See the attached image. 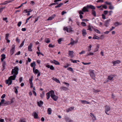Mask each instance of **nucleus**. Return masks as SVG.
<instances>
[{
    "mask_svg": "<svg viewBox=\"0 0 122 122\" xmlns=\"http://www.w3.org/2000/svg\"><path fill=\"white\" fill-rule=\"evenodd\" d=\"M87 30H89L90 31H91L92 30L91 29V27L90 26H89Z\"/></svg>",
    "mask_w": 122,
    "mask_h": 122,
    "instance_id": "obj_61",
    "label": "nucleus"
},
{
    "mask_svg": "<svg viewBox=\"0 0 122 122\" xmlns=\"http://www.w3.org/2000/svg\"><path fill=\"white\" fill-rule=\"evenodd\" d=\"M108 8L110 9L113 10L114 9V7L113 6L111 5L109 6Z\"/></svg>",
    "mask_w": 122,
    "mask_h": 122,
    "instance_id": "obj_37",
    "label": "nucleus"
},
{
    "mask_svg": "<svg viewBox=\"0 0 122 122\" xmlns=\"http://www.w3.org/2000/svg\"><path fill=\"white\" fill-rule=\"evenodd\" d=\"M94 55V53L92 52H90L89 53H87V56H90V55Z\"/></svg>",
    "mask_w": 122,
    "mask_h": 122,
    "instance_id": "obj_45",
    "label": "nucleus"
},
{
    "mask_svg": "<svg viewBox=\"0 0 122 122\" xmlns=\"http://www.w3.org/2000/svg\"><path fill=\"white\" fill-rule=\"evenodd\" d=\"M92 14L94 16H96V12L94 10H92Z\"/></svg>",
    "mask_w": 122,
    "mask_h": 122,
    "instance_id": "obj_24",
    "label": "nucleus"
},
{
    "mask_svg": "<svg viewBox=\"0 0 122 122\" xmlns=\"http://www.w3.org/2000/svg\"><path fill=\"white\" fill-rule=\"evenodd\" d=\"M82 32L83 36H85L86 34V30L84 29H83L82 30Z\"/></svg>",
    "mask_w": 122,
    "mask_h": 122,
    "instance_id": "obj_22",
    "label": "nucleus"
},
{
    "mask_svg": "<svg viewBox=\"0 0 122 122\" xmlns=\"http://www.w3.org/2000/svg\"><path fill=\"white\" fill-rule=\"evenodd\" d=\"M73 51H69V55L72 58L73 57Z\"/></svg>",
    "mask_w": 122,
    "mask_h": 122,
    "instance_id": "obj_14",
    "label": "nucleus"
},
{
    "mask_svg": "<svg viewBox=\"0 0 122 122\" xmlns=\"http://www.w3.org/2000/svg\"><path fill=\"white\" fill-rule=\"evenodd\" d=\"M16 77V75L13 74V76H11L9 77L8 80L5 81V82L6 84H8V86L12 84V80H14Z\"/></svg>",
    "mask_w": 122,
    "mask_h": 122,
    "instance_id": "obj_1",
    "label": "nucleus"
},
{
    "mask_svg": "<svg viewBox=\"0 0 122 122\" xmlns=\"http://www.w3.org/2000/svg\"><path fill=\"white\" fill-rule=\"evenodd\" d=\"M9 34L8 33L6 34V36L5 38V39H8V38L9 36Z\"/></svg>",
    "mask_w": 122,
    "mask_h": 122,
    "instance_id": "obj_49",
    "label": "nucleus"
},
{
    "mask_svg": "<svg viewBox=\"0 0 122 122\" xmlns=\"http://www.w3.org/2000/svg\"><path fill=\"white\" fill-rule=\"evenodd\" d=\"M5 8V7H2L0 9V12L1 13L3 11V9Z\"/></svg>",
    "mask_w": 122,
    "mask_h": 122,
    "instance_id": "obj_55",
    "label": "nucleus"
},
{
    "mask_svg": "<svg viewBox=\"0 0 122 122\" xmlns=\"http://www.w3.org/2000/svg\"><path fill=\"white\" fill-rule=\"evenodd\" d=\"M36 65L35 62L34 61L33 63H31V66L33 68V70L35 69V66Z\"/></svg>",
    "mask_w": 122,
    "mask_h": 122,
    "instance_id": "obj_15",
    "label": "nucleus"
},
{
    "mask_svg": "<svg viewBox=\"0 0 122 122\" xmlns=\"http://www.w3.org/2000/svg\"><path fill=\"white\" fill-rule=\"evenodd\" d=\"M50 92L51 93V96L52 98L54 101H56L58 99V97L55 95L54 91L51 90L50 91Z\"/></svg>",
    "mask_w": 122,
    "mask_h": 122,
    "instance_id": "obj_3",
    "label": "nucleus"
},
{
    "mask_svg": "<svg viewBox=\"0 0 122 122\" xmlns=\"http://www.w3.org/2000/svg\"><path fill=\"white\" fill-rule=\"evenodd\" d=\"M108 11L107 10H104L103 11L104 15H106L108 13Z\"/></svg>",
    "mask_w": 122,
    "mask_h": 122,
    "instance_id": "obj_56",
    "label": "nucleus"
},
{
    "mask_svg": "<svg viewBox=\"0 0 122 122\" xmlns=\"http://www.w3.org/2000/svg\"><path fill=\"white\" fill-rule=\"evenodd\" d=\"M81 25L84 26H86V23L84 22H82L81 23Z\"/></svg>",
    "mask_w": 122,
    "mask_h": 122,
    "instance_id": "obj_46",
    "label": "nucleus"
},
{
    "mask_svg": "<svg viewBox=\"0 0 122 122\" xmlns=\"http://www.w3.org/2000/svg\"><path fill=\"white\" fill-rule=\"evenodd\" d=\"M1 58L4 59L5 58V56L4 54H3L1 55Z\"/></svg>",
    "mask_w": 122,
    "mask_h": 122,
    "instance_id": "obj_41",
    "label": "nucleus"
},
{
    "mask_svg": "<svg viewBox=\"0 0 122 122\" xmlns=\"http://www.w3.org/2000/svg\"><path fill=\"white\" fill-rule=\"evenodd\" d=\"M16 42L18 43H19L20 41V40L19 39V38L18 37H17L16 38Z\"/></svg>",
    "mask_w": 122,
    "mask_h": 122,
    "instance_id": "obj_42",
    "label": "nucleus"
},
{
    "mask_svg": "<svg viewBox=\"0 0 122 122\" xmlns=\"http://www.w3.org/2000/svg\"><path fill=\"white\" fill-rule=\"evenodd\" d=\"M92 47V46L91 45H90L88 47L89 49L88 50V51L89 52L91 50V47Z\"/></svg>",
    "mask_w": 122,
    "mask_h": 122,
    "instance_id": "obj_47",
    "label": "nucleus"
},
{
    "mask_svg": "<svg viewBox=\"0 0 122 122\" xmlns=\"http://www.w3.org/2000/svg\"><path fill=\"white\" fill-rule=\"evenodd\" d=\"M23 78L22 77H21L19 78V82L21 83L22 81Z\"/></svg>",
    "mask_w": 122,
    "mask_h": 122,
    "instance_id": "obj_62",
    "label": "nucleus"
},
{
    "mask_svg": "<svg viewBox=\"0 0 122 122\" xmlns=\"http://www.w3.org/2000/svg\"><path fill=\"white\" fill-rule=\"evenodd\" d=\"M63 3H60L59 4L57 5L58 7H61L62 5H63Z\"/></svg>",
    "mask_w": 122,
    "mask_h": 122,
    "instance_id": "obj_53",
    "label": "nucleus"
},
{
    "mask_svg": "<svg viewBox=\"0 0 122 122\" xmlns=\"http://www.w3.org/2000/svg\"><path fill=\"white\" fill-rule=\"evenodd\" d=\"M72 29V28H69L68 29L69 32H68L70 33L71 32L73 31Z\"/></svg>",
    "mask_w": 122,
    "mask_h": 122,
    "instance_id": "obj_58",
    "label": "nucleus"
},
{
    "mask_svg": "<svg viewBox=\"0 0 122 122\" xmlns=\"http://www.w3.org/2000/svg\"><path fill=\"white\" fill-rule=\"evenodd\" d=\"M55 16V15L54 14V15H53L49 17L47 19V20H52V19H53L54 18Z\"/></svg>",
    "mask_w": 122,
    "mask_h": 122,
    "instance_id": "obj_16",
    "label": "nucleus"
},
{
    "mask_svg": "<svg viewBox=\"0 0 122 122\" xmlns=\"http://www.w3.org/2000/svg\"><path fill=\"white\" fill-rule=\"evenodd\" d=\"M32 115L34 116L35 119H37L38 118V115L36 112H34L32 114Z\"/></svg>",
    "mask_w": 122,
    "mask_h": 122,
    "instance_id": "obj_11",
    "label": "nucleus"
},
{
    "mask_svg": "<svg viewBox=\"0 0 122 122\" xmlns=\"http://www.w3.org/2000/svg\"><path fill=\"white\" fill-rule=\"evenodd\" d=\"M87 8H88V9L90 8L92 9V10H95V7L92 5H87Z\"/></svg>",
    "mask_w": 122,
    "mask_h": 122,
    "instance_id": "obj_10",
    "label": "nucleus"
},
{
    "mask_svg": "<svg viewBox=\"0 0 122 122\" xmlns=\"http://www.w3.org/2000/svg\"><path fill=\"white\" fill-rule=\"evenodd\" d=\"M5 101V100L4 99H2L1 100V102H0V106L2 105V104H4V102ZM2 106H3L2 105Z\"/></svg>",
    "mask_w": 122,
    "mask_h": 122,
    "instance_id": "obj_28",
    "label": "nucleus"
},
{
    "mask_svg": "<svg viewBox=\"0 0 122 122\" xmlns=\"http://www.w3.org/2000/svg\"><path fill=\"white\" fill-rule=\"evenodd\" d=\"M54 46V45H52L51 44H50L48 45V47H49L53 48Z\"/></svg>",
    "mask_w": 122,
    "mask_h": 122,
    "instance_id": "obj_48",
    "label": "nucleus"
},
{
    "mask_svg": "<svg viewBox=\"0 0 122 122\" xmlns=\"http://www.w3.org/2000/svg\"><path fill=\"white\" fill-rule=\"evenodd\" d=\"M15 88V93L16 94H17L18 93V91L17 90V88H16V87H14Z\"/></svg>",
    "mask_w": 122,
    "mask_h": 122,
    "instance_id": "obj_38",
    "label": "nucleus"
},
{
    "mask_svg": "<svg viewBox=\"0 0 122 122\" xmlns=\"http://www.w3.org/2000/svg\"><path fill=\"white\" fill-rule=\"evenodd\" d=\"M43 104V102L41 101H40L39 102H37L38 105V106L40 107H41V105Z\"/></svg>",
    "mask_w": 122,
    "mask_h": 122,
    "instance_id": "obj_18",
    "label": "nucleus"
},
{
    "mask_svg": "<svg viewBox=\"0 0 122 122\" xmlns=\"http://www.w3.org/2000/svg\"><path fill=\"white\" fill-rule=\"evenodd\" d=\"M50 68L51 70H54L55 69L54 67L52 65H51Z\"/></svg>",
    "mask_w": 122,
    "mask_h": 122,
    "instance_id": "obj_50",
    "label": "nucleus"
},
{
    "mask_svg": "<svg viewBox=\"0 0 122 122\" xmlns=\"http://www.w3.org/2000/svg\"><path fill=\"white\" fill-rule=\"evenodd\" d=\"M21 24V21H19V22L18 24L17 25L18 27H20V25Z\"/></svg>",
    "mask_w": 122,
    "mask_h": 122,
    "instance_id": "obj_57",
    "label": "nucleus"
},
{
    "mask_svg": "<svg viewBox=\"0 0 122 122\" xmlns=\"http://www.w3.org/2000/svg\"><path fill=\"white\" fill-rule=\"evenodd\" d=\"M110 19H109L108 20H107L105 21V25L106 26H108V25L109 24V22L110 21Z\"/></svg>",
    "mask_w": 122,
    "mask_h": 122,
    "instance_id": "obj_19",
    "label": "nucleus"
},
{
    "mask_svg": "<svg viewBox=\"0 0 122 122\" xmlns=\"http://www.w3.org/2000/svg\"><path fill=\"white\" fill-rule=\"evenodd\" d=\"M19 69L17 66H15L14 69H13L11 71V74L12 75L13 74L15 75H17L18 73Z\"/></svg>",
    "mask_w": 122,
    "mask_h": 122,
    "instance_id": "obj_2",
    "label": "nucleus"
},
{
    "mask_svg": "<svg viewBox=\"0 0 122 122\" xmlns=\"http://www.w3.org/2000/svg\"><path fill=\"white\" fill-rule=\"evenodd\" d=\"M89 74L92 78L93 80H95V75L93 72V70H92L90 72Z\"/></svg>",
    "mask_w": 122,
    "mask_h": 122,
    "instance_id": "obj_6",
    "label": "nucleus"
},
{
    "mask_svg": "<svg viewBox=\"0 0 122 122\" xmlns=\"http://www.w3.org/2000/svg\"><path fill=\"white\" fill-rule=\"evenodd\" d=\"M12 47L10 50V52L11 54V55H12L14 53V52L15 50V46L13 45L12 46Z\"/></svg>",
    "mask_w": 122,
    "mask_h": 122,
    "instance_id": "obj_8",
    "label": "nucleus"
},
{
    "mask_svg": "<svg viewBox=\"0 0 122 122\" xmlns=\"http://www.w3.org/2000/svg\"><path fill=\"white\" fill-rule=\"evenodd\" d=\"M114 76L113 75H111L110 76H108V79L109 80H112V79L114 77V76Z\"/></svg>",
    "mask_w": 122,
    "mask_h": 122,
    "instance_id": "obj_20",
    "label": "nucleus"
},
{
    "mask_svg": "<svg viewBox=\"0 0 122 122\" xmlns=\"http://www.w3.org/2000/svg\"><path fill=\"white\" fill-rule=\"evenodd\" d=\"M32 16V15L31 16L26 19L25 24H26L28 20H29L30 18H31Z\"/></svg>",
    "mask_w": 122,
    "mask_h": 122,
    "instance_id": "obj_36",
    "label": "nucleus"
},
{
    "mask_svg": "<svg viewBox=\"0 0 122 122\" xmlns=\"http://www.w3.org/2000/svg\"><path fill=\"white\" fill-rule=\"evenodd\" d=\"M64 118L66 122H73V121L68 116H65Z\"/></svg>",
    "mask_w": 122,
    "mask_h": 122,
    "instance_id": "obj_7",
    "label": "nucleus"
},
{
    "mask_svg": "<svg viewBox=\"0 0 122 122\" xmlns=\"http://www.w3.org/2000/svg\"><path fill=\"white\" fill-rule=\"evenodd\" d=\"M25 40L22 41L21 44L19 46L20 47H22L24 45Z\"/></svg>",
    "mask_w": 122,
    "mask_h": 122,
    "instance_id": "obj_40",
    "label": "nucleus"
},
{
    "mask_svg": "<svg viewBox=\"0 0 122 122\" xmlns=\"http://www.w3.org/2000/svg\"><path fill=\"white\" fill-rule=\"evenodd\" d=\"M105 3L107 5H111V3L110 2H108L107 1H106Z\"/></svg>",
    "mask_w": 122,
    "mask_h": 122,
    "instance_id": "obj_59",
    "label": "nucleus"
},
{
    "mask_svg": "<svg viewBox=\"0 0 122 122\" xmlns=\"http://www.w3.org/2000/svg\"><path fill=\"white\" fill-rule=\"evenodd\" d=\"M74 108V107H71L69 108L67 110V112H69L71 111L72 110H73Z\"/></svg>",
    "mask_w": 122,
    "mask_h": 122,
    "instance_id": "obj_27",
    "label": "nucleus"
},
{
    "mask_svg": "<svg viewBox=\"0 0 122 122\" xmlns=\"http://www.w3.org/2000/svg\"><path fill=\"white\" fill-rule=\"evenodd\" d=\"M109 15H108L109 16H111L112 14L113 13V11L112 10H110L109 12Z\"/></svg>",
    "mask_w": 122,
    "mask_h": 122,
    "instance_id": "obj_52",
    "label": "nucleus"
},
{
    "mask_svg": "<svg viewBox=\"0 0 122 122\" xmlns=\"http://www.w3.org/2000/svg\"><path fill=\"white\" fill-rule=\"evenodd\" d=\"M83 12L82 10H80L79 11V14H84V13Z\"/></svg>",
    "mask_w": 122,
    "mask_h": 122,
    "instance_id": "obj_60",
    "label": "nucleus"
},
{
    "mask_svg": "<svg viewBox=\"0 0 122 122\" xmlns=\"http://www.w3.org/2000/svg\"><path fill=\"white\" fill-rule=\"evenodd\" d=\"M114 24L116 26H118V25H119V23L118 22H116Z\"/></svg>",
    "mask_w": 122,
    "mask_h": 122,
    "instance_id": "obj_54",
    "label": "nucleus"
},
{
    "mask_svg": "<svg viewBox=\"0 0 122 122\" xmlns=\"http://www.w3.org/2000/svg\"><path fill=\"white\" fill-rule=\"evenodd\" d=\"M53 61H54V64L56 65H59L60 63H59L58 61L55 60H53Z\"/></svg>",
    "mask_w": 122,
    "mask_h": 122,
    "instance_id": "obj_29",
    "label": "nucleus"
},
{
    "mask_svg": "<svg viewBox=\"0 0 122 122\" xmlns=\"http://www.w3.org/2000/svg\"><path fill=\"white\" fill-rule=\"evenodd\" d=\"M94 30L96 32V33H98L100 34V32L99 30L96 29L94 28Z\"/></svg>",
    "mask_w": 122,
    "mask_h": 122,
    "instance_id": "obj_31",
    "label": "nucleus"
},
{
    "mask_svg": "<svg viewBox=\"0 0 122 122\" xmlns=\"http://www.w3.org/2000/svg\"><path fill=\"white\" fill-rule=\"evenodd\" d=\"M66 12L64 11H62L61 13V15H64V14H66Z\"/></svg>",
    "mask_w": 122,
    "mask_h": 122,
    "instance_id": "obj_63",
    "label": "nucleus"
},
{
    "mask_svg": "<svg viewBox=\"0 0 122 122\" xmlns=\"http://www.w3.org/2000/svg\"><path fill=\"white\" fill-rule=\"evenodd\" d=\"M102 8L105 9H106L107 7L106 5H104L102 6Z\"/></svg>",
    "mask_w": 122,
    "mask_h": 122,
    "instance_id": "obj_64",
    "label": "nucleus"
},
{
    "mask_svg": "<svg viewBox=\"0 0 122 122\" xmlns=\"http://www.w3.org/2000/svg\"><path fill=\"white\" fill-rule=\"evenodd\" d=\"M71 42L68 44V45H71L72 46L74 44L77 43L78 42V40L77 39H76L75 41H74L72 38H71Z\"/></svg>",
    "mask_w": 122,
    "mask_h": 122,
    "instance_id": "obj_5",
    "label": "nucleus"
},
{
    "mask_svg": "<svg viewBox=\"0 0 122 122\" xmlns=\"http://www.w3.org/2000/svg\"><path fill=\"white\" fill-rule=\"evenodd\" d=\"M33 46V44L32 43H30V45H29L28 47V51H32L31 49Z\"/></svg>",
    "mask_w": 122,
    "mask_h": 122,
    "instance_id": "obj_9",
    "label": "nucleus"
},
{
    "mask_svg": "<svg viewBox=\"0 0 122 122\" xmlns=\"http://www.w3.org/2000/svg\"><path fill=\"white\" fill-rule=\"evenodd\" d=\"M33 78V76H32L31 78L29 79V83H33L32 82V79Z\"/></svg>",
    "mask_w": 122,
    "mask_h": 122,
    "instance_id": "obj_33",
    "label": "nucleus"
},
{
    "mask_svg": "<svg viewBox=\"0 0 122 122\" xmlns=\"http://www.w3.org/2000/svg\"><path fill=\"white\" fill-rule=\"evenodd\" d=\"M50 94H51V93L50 92V91L46 93V98L47 100H48L49 99L50 97Z\"/></svg>",
    "mask_w": 122,
    "mask_h": 122,
    "instance_id": "obj_21",
    "label": "nucleus"
},
{
    "mask_svg": "<svg viewBox=\"0 0 122 122\" xmlns=\"http://www.w3.org/2000/svg\"><path fill=\"white\" fill-rule=\"evenodd\" d=\"M62 39L60 38L58 40V42L59 44L61 43V42L62 41Z\"/></svg>",
    "mask_w": 122,
    "mask_h": 122,
    "instance_id": "obj_51",
    "label": "nucleus"
},
{
    "mask_svg": "<svg viewBox=\"0 0 122 122\" xmlns=\"http://www.w3.org/2000/svg\"><path fill=\"white\" fill-rule=\"evenodd\" d=\"M105 113L107 115H109V114L107 112H108L111 109L110 107H109L107 105H106L105 106Z\"/></svg>",
    "mask_w": 122,
    "mask_h": 122,
    "instance_id": "obj_4",
    "label": "nucleus"
},
{
    "mask_svg": "<svg viewBox=\"0 0 122 122\" xmlns=\"http://www.w3.org/2000/svg\"><path fill=\"white\" fill-rule=\"evenodd\" d=\"M63 30H66L67 32H69L68 29L66 27H65L64 28Z\"/></svg>",
    "mask_w": 122,
    "mask_h": 122,
    "instance_id": "obj_35",
    "label": "nucleus"
},
{
    "mask_svg": "<svg viewBox=\"0 0 122 122\" xmlns=\"http://www.w3.org/2000/svg\"><path fill=\"white\" fill-rule=\"evenodd\" d=\"M121 62V61L118 60H117L116 61H115L112 62L113 64V66H114L116 64H119Z\"/></svg>",
    "mask_w": 122,
    "mask_h": 122,
    "instance_id": "obj_13",
    "label": "nucleus"
},
{
    "mask_svg": "<svg viewBox=\"0 0 122 122\" xmlns=\"http://www.w3.org/2000/svg\"><path fill=\"white\" fill-rule=\"evenodd\" d=\"M61 88L64 91H66L68 90V88L64 86H62L61 87Z\"/></svg>",
    "mask_w": 122,
    "mask_h": 122,
    "instance_id": "obj_26",
    "label": "nucleus"
},
{
    "mask_svg": "<svg viewBox=\"0 0 122 122\" xmlns=\"http://www.w3.org/2000/svg\"><path fill=\"white\" fill-rule=\"evenodd\" d=\"M51 109L50 108H49L47 110V113L49 114H51Z\"/></svg>",
    "mask_w": 122,
    "mask_h": 122,
    "instance_id": "obj_25",
    "label": "nucleus"
},
{
    "mask_svg": "<svg viewBox=\"0 0 122 122\" xmlns=\"http://www.w3.org/2000/svg\"><path fill=\"white\" fill-rule=\"evenodd\" d=\"M88 8H87V5L86 6L84 7L82 9V11L83 12H88L89 10H88Z\"/></svg>",
    "mask_w": 122,
    "mask_h": 122,
    "instance_id": "obj_12",
    "label": "nucleus"
},
{
    "mask_svg": "<svg viewBox=\"0 0 122 122\" xmlns=\"http://www.w3.org/2000/svg\"><path fill=\"white\" fill-rule=\"evenodd\" d=\"M71 61L73 63H76L77 62V61H78L79 62V61L78 60H73L72 59H71Z\"/></svg>",
    "mask_w": 122,
    "mask_h": 122,
    "instance_id": "obj_39",
    "label": "nucleus"
},
{
    "mask_svg": "<svg viewBox=\"0 0 122 122\" xmlns=\"http://www.w3.org/2000/svg\"><path fill=\"white\" fill-rule=\"evenodd\" d=\"M50 40L48 38H47L46 40H45V42L47 43H48L49 42H50Z\"/></svg>",
    "mask_w": 122,
    "mask_h": 122,
    "instance_id": "obj_44",
    "label": "nucleus"
},
{
    "mask_svg": "<svg viewBox=\"0 0 122 122\" xmlns=\"http://www.w3.org/2000/svg\"><path fill=\"white\" fill-rule=\"evenodd\" d=\"M33 72L36 74L38 73L39 72L37 69H36L35 70V69H34V70H33Z\"/></svg>",
    "mask_w": 122,
    "mask_h": 122,
    "instance_id": "obj_30",
    "label": "nucleus"
},
{
    "mask_svg": "<svg viewBox=\"0 0 122 122\" xmlns=\"http://www.w3.org/2000/svg\"><path fill=\"white\" fill-rule=\"evenodd\" d=\"M67 70L72 72L74 71L73 69L71 67H69L67 68Z\"/></svg>",
    "mask_w": 122,
    "mask_h": 122,
    "instance_id": "obj_32",
    "label": "nucleus"
},
{
    "mask_svg": "<svg viewBox=\"0 0 122 122\" xmlns=\"http://www.w3.org/2000/svg\"><path fill=\"white\" fill-rule=\"evenodd\" d=\"M100 38V37L98 36H94L93 37V39H97L98 40H99Z\"/></svg>",
    "mask_w": 122,
    "mask_h": 122,
    "instance_id": "obj_43",
    "label": "nucleus"
},
{
    "mask_svg": "<svg viewBox=\"0 0 122 122\" xmlns=\"http://www.w3.org/2000/svg\"><path fill=\"white\" fill-rule=\"evenodd\" d=\"M19 122H26L25 119L21 118L20 119Z\"/></svg>",
    "mask_w": 122,
    "mask_h": 122,
    "instance_id": "obj_34",
    "label": "nucleus"
},
{
    "mask_svg": "<svg viewBox=\"0 0 122 122\" xmlns=\"http://www.w3.org/2000/svg\"><path fill=\"white\" fill-rule=\"evenodd\" d=\"M52 79L55 81L57 83H60V82L56 78L53 77L52 78Z\"/></svg>",
    "mask_w": 122,
    "mask_h": 122,
    "instance_id": "obj_23",
    "label": "nucleus"
},
{
    "mask_svg": "<svg viewBox=\"0 0 122 122\" xmlns=\"http://www.w3.org/2000/svg\"><path fill=\"white\" fill-rule=\"evenodd\" d=\"M80 101L81 102V103L83 104H89L90 102H87V101L85 100H81Z\"/></svg>",
    "mask_w": 122,
    "mask_h": 122,
    "instance_id": "obj_17",
    "label": "nucleus"
}]
</instances>
